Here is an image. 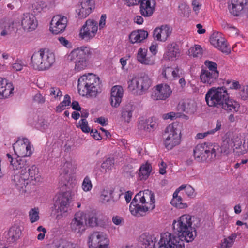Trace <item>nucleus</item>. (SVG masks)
Instances as JSON below:
<instances>
[{
    "label": "nucleus",
    "instance_id": "nucleus-1",
    "mask_svg": "<svg viewBox=\"0 0 248 248\" xmlns=\"http://www.w3.org/2000/svg\"><path fill=\"white\" fill-rule=\"evenodd\" d=\"M192 217L184 214L177 220H174L172 228L174 234L169 232L161 234L159 248H185L184 241H193L197 235L195 228L193 227Z\"/></svg>",
    "mask_w": 248,
    "mask_h": 248
},
{
    "label": "nucleus",
    "instance_id": "nucleus-2",
    "mask_svg": "<svg viewBox=\"0 0 248 248\" xmlns=\"http://www.w3.org/2000/svg\"><path fill=\"white\" fill-rule=\"evenodd\" d=\"M205 99L208 106L221 108L227 112H236L240 107L236 101L229 99L224 87L211 88L207 92Z\"/></svg>",
    "mask_w": 248,
    "mask_h": 248
},
{
    "label": "nucleus",
    "instance_id": "nucleus-3",
    "mask_svg": "<svg viewBox=\"0 0 248 248\" xmlns=\"http://www.w3.org/2000/svg\"><path fill=\"white\" fill-rule=\"evenodd\" d=\"M155 196L151 191H140L132 201L130 205V212L138 217L142 216L146 212L155 208Z\"/></svg>",
    "mask_w": 248,
    "mask_h": 248
},
{
    "label": "nucleus",
    "instance_id": "nucleus-4",
    "mask_svg": "<svg viewBox=\"0 0 248 248\" xmlns=\"http://www.w3.org/2000/svg\"><path fill=\"white\" fill-rule=\"evenodd\" d=\"M78 88L81 95L95 97L101 92L100 78L91 73L83 75L78 80Z\"/></svg>",
    "mask_w": 248,
    "mask_h": 248
},
{
    "label": "nucleus",
    "instance_id": "nucleus-5",
    "mask_svg": "<svg viewBox=\"0 0 248 248\" xmlns=\"http://www.w3.org/2000/svg\"><path fill=\"white\" fill-rule=\"evenodd\" d=\"M219 150V146L216 144L205 142L199 144L193 150V156L198 162L210 163L215 159Z\"/></svg>",
    "mask_w": 248,
    "mask_h": 248
},
{
    "label": "nucleus",
    "instance_id": "nucleus-6",
    "mask_svg": "<svg viewBox=\"0 0 248 248\" xmlns=\"http://www.w3.org/2000/svg\"><path fill=\"white\" fill-rule=\"evenodd\" d=\"M55 62L54 54L48 51L42 50L34 53L31 58V66L38 71L49 69Z\"/></svg>",
    "mask_w": 248,
    "mask_h": 248
},
{
    "label": "nucleus",
    "instance_id": "nucleus-7",
    "mask_svg": "<svg viewBox=\"0 0 248 248\" xmlns=\"http://www.w3.org/2000/svg\"><path fill=\"white\" fill-rule=\"evenodd\" d=\"M164 144L168 150H171L181 142L180 126L177 124H169L163 135Z\"/></svg>",
    "mask_w": 248,
    "mask_h": 248
},
{
    "label": "nucleus",
    "instance_id": "nucleus-8",
    "mask_svg": "<svg viewBox=\"0 0 248 248\" xmlns=\"http://www.w3.org/2000/svg\"><path fill=\"white\" fill-rule=\"evenodd\" d=\"M128 88L130 91L136 90L140 95L144 94L151 85V80L147 75L135 76L128 81Z\"/></svg>",
    "mask_w": 248,
    "mask_h": 248
},
{
    "label": "nucleus",
    "instance_id": "nucleus-9",
    "mask_svg": "<svg viewBox=\"0 0 248 248\" xmlns=\"http://www.w3.org/2000/svg\"><path fill=\"white\" fill-rule=\"evenodd\" d=\"M86 47L77 48L72 51L68 55L67 58L70 61H75V70L77 72L83 70L87 67L86 54L85 49Z\"/></svg>",
    "mask_w": 248,
    "mask_h": 248
},
{
    "label": "nucleus",
    "instance_id": "nucleus-10",
    "mask_svg": "<svg viewBox=\"0 0 248 248\" xmlns=\"http://www.w3.org/2000/svg\"><path fill=\"white\" fill-rule=\"evenodd\" d=\"M29 181L28 175L25 173L21 174V173H14V175L12 177V184L22 194L31 192V187L33 186L31 182L29 183Z\"/></svg>",
    "mask_w": 248,
    "mask_h": 248
},
{
    "label": "nucleus",
    "instance_id": "nucleus-11",
    "mask_svg": "<svg viewBox=\"0 0 248 248\" xmlns=\"http://www.w3.org/2000/svg\"><path fill=\"white\" fill-rule=\"evenodd\" d=\"M87 218L83 212H77L70 223V229L73 232L81 234L85 230Z\"/></svg>",
    "mask_w": 248,
    "mask_h": 248
},
{
    "label": "nucleus",
    "instance_id": "nucleus-12",
    "mask_svg": "<svg viewBox=\"0 0 248 248\" xmlns=\"http://www.w3.org/2000/svg\"><path fill=\"white\" fill-rule=\"evenodd\" d=\"M13 147L18 158L30 156L32 154L31 144L27 138L18 140L13 144Z\"/></svg>",
    "mask_w": 248,
    "mask_h": 248
},
{
    "label": "nucleus",
    "instance_id": "nucleus-13",
    "mask_svg": "<svg viewBox=\"0 0 248 248\" xmlns=\"http://www.w3.org/2000/svg\"><path fill=\"white\" fill-rule=\"evenodd\" d=\"M97 30V22L93 19H88L80 29L79 36L82 39L88 41L95 36Z\"/></svg>",
    "mask_w": 248,
    "mask_h": 248
},
{
    "label": "nucleus",
    "instance_id": "nucleus-14",
    "mask_svg": "<svg viewBox=\"0 0 248 248\" xmlns=\"http://www.w3.org/2000/svg\"><path fill=\"white\" fill-rule=\"evenodd\" d=\"M67 17L64 16L58 15L53 16L50 26V30L54 34L62 33L67 26Z\"/></svg>",
    "mask_w": 248,
    "mask_h": 248
},
{
    "label": "nucleus",
    "instance_id": "nucleus-15",
    "mask_svg": "<svg viewBox=\"0 0 248 248\" xmlns=\"http://www.w3.org/2000/svg\"><path fill=\"white\" fill-rule=\"evenodd\" d=\"M172 93L170 87L167 84H160L154 87L151 97L154 100H165Z\"/></svg>",
    "mask_w": 248,
    "mask_h": 248
},
{
    "label": "nucleus",
    "instance_id": "nucleus-16",
    "mask_svg": "<svg viewBox=\"0 0 248 248\" xmlns=\"http://www.w3.org/2000/svg\"><path fill=\"white\" fill-rule=\"evenodd\" d=\"M72 199V194L69 191L60 193L58 195L55 202V206L58 207V211L62 213L68 211Z\"/></svg>",
    "mask_w": 248,
    "mask_h": 248
},
{
    "label": "nucleus",
    "instance_id": "nucleus-17",
    "mask_svg": "<svg viewBox=\"0 0 248 248\" xmlns=\"http://www.w3.org/2000/svg\"><path fill=\"white\" fill-rule=\"evenodd\" d=\"M210 40L211 44L222 52L226 54L231 52V49L228 46L226 40L221 33H213L210 37Z\"/></svg>",
    "mask_w": 248,
    "mask_h": 248
},
{
    "label": "nucleus",
    "instance_id": "nucleus-18",
    "mask_svg": "<svg viewBox=\"0 0 248 248\" xmlns=\"http://www.w3.org/2000/svg\"><path fill=\"white\" fill-rule=\"evenodd\" d=\"M156 241V237L155 234L149 232H145L139 237L138 245L141 248H159L160 240L155 245Z\"/></svg>",
    "mask_w": 248,
    "mask_h": 248
},
{
    "label": "nucleus",
    "instance_id": "nucleus-19",
    "mask_svg": "<svg viewBox=\"0 0 248 248\" xmlns=\"http://www.w3.org/2000/svg\"><path fill=\"white\" fill-rule=\"evenodd\" d=\"M233 146V152L238 155H243L248 151V137L242 139L238 134L233 135L232 137Z\"/></svg>",
    "mask_w": 248,
    "mask_h": 248
},
{
    "label": "nucleus",
    "instance_id": "nucleus-20",
    "mask_svg": "<svg viewBox=\"0 0 248 248\" xmlns=\"http://www.w3.org/2000/svg\"><path fill=\"white\" fill-rule=\"evenodd\" d=\"M37 21L32 14L26 13L21 18V26L25 31L30 32L34 30L37 27Z\"/></svg>",
    "mask_w": 248,
    "mask_h": 248
},
{
    "label": "nucleus",
    "instance_id": "nucleus-21",
    "mask_svg": "<svg viewBox=\"0 0 248 248\" xmlns=\"http://www.w3.org/2000/svg\"><path fill=\"white\" fill-rule=\"evenodd\" d=\"M89 246H103L109 245V240L106 234L102 232H94L89 237Z\"/></svg>",
    "mask_w": 248,
    "mask_h": 248
},
{
    "label": "nucleus",
    "instance_id": "nucleus-22",
    "mask_svg": "<svg viewBox=\"0 0 248 248\" xmlns=\"http://www.w3.org/2000/svg\"><path fill=\"white\" fill-rule=\"evenodd\" d=\"M124 90L121 86H114L111 89V105L113 107L117 108L122 102Z\"/></svg>",
    "mask_w": 248,
    "mask_h": 248
},
{
    "label": "nucleus",
    "instance_id": "nucleus-23",
    "mask_svg": "<svg viewBox=\"0 0 248 248\" xmlns=\"http://www.w3.org/2000/svg\"><path fill=\"white\" fill-rule=\"evenodd\" d=\"M140 3V12L144 17H149L152 15L155 10V0H141Z\"/></svg>",
    "mask_w": 248,
    "mask_h": 248
},
{
    "label": "nucleus",
    "instance_id": "nucleus-24",
    "mask_svg": "<svg viewBox=\"0 0 248 248\" xmlns=\"http://www.w3.org/2000/svg\"><path fill=\"white\" fill-rule=\"evenodd\" d=\"M157 127V124L155 118L153 117L148 119H141L139 121L138 129L145 132H151Z\"/></svg>",
    "mask_w": 248,
    "mask_h": 248
},
{
    "label": "nucleus",
    "instance_id": "nucleus-25",
    "mask_svg": "<svg viewBox=\"0 0 248 248\" xmlns=\"http://www.w3.org/2000/svg\"><path fill=\"white\" fill-rule=\"evenodd\" d=\"M171 33V29L167 25H162L160 28H155L153 32L155 39L160 41H165Z\"/></svg>",
    "mask_w": 248,
    "mask_h": 248
},
{
    "label": "nucleus",
    "instance_id": "nucleus-26",
    "mask_svg": "<svg viewBox=\"0 0 248 248\" xmlns=\"http://www.w3.org/2000/svg\"><path fill=\"white\" fill-rule=\"evenodd\" d=\"M248 4L247 0H231L230 11L234 16H238Z\"/></svg>",
    "mask_w": 248,
    "mask_h": 248
},
{
    "label": "nucleus",
    "instance_id": "nucleus-27",
    "mask_svg": "<svg viewBox=\"0 0 248 248\" xmlns=\"http://www.w3.org/2000/svg\"><path fill=\"white\" fill-rule=\"evenodd\" d=\"M22 229L21 227L17 225L12 226L9 230L7 240L10 243H14L19 240L22 236Z\"/></svg>",
    "mask_w": 248,
    "mask_h": 248
},
{
    "label": "nucleus",
    "instance_id": "nucleus-28",
    "mask_svg": "<svg viewBox=\"0 0 248 248\" xmlns=\"http://www.w3.org/2000/svg\"><path fill=\"white\" fill-rule=\"evenodd\" d=\"M180 50L176 43L173 42L168 45L167 51L164 58L170 61H173L179 56Z\"/></svg>",
    "mask_w": 248,
    "mask_h": 248
},
{
    "label": "nucleus",
    "instance_id": "nucleus-29",
    "mask_svg": "<svg viewBox=\"0 0 248 248\" xmlns=\"http://www.w3.org/2000/svg\"><path fill=\"white\" fill-rule=\"evenodd\" d=\"M219 74L217 72L210 73L208 71L202 70L200 75L201 81L207 85L214 84L217 80Z\"/></svg>",
    "mask_w": 248,
    "mask_h": 248
},
{
    "label": "nucleus",
    "instance_id": "nucleus-30",
    "mask_svg": "<svg viewBox=\"0 0 248 248\" xmlns=\"http://www.w3.org/2000/svg\"><path fill=\"white\" fill-rule=\"evenodd\" d=\"M22 157L17 158L14 163L12 164L13 169L15 170L14 173H21V174H27V169L29 165L27 163L26 159Z\"/></svg>",
    "mask_w": 248,
    "mask_h": 248
},
{
    "label": "nucleus",
    "instance_id": "nucleus-31",
    "mask_svg": "<svg viewBox=\"0 0 248 248\" xmlns=\"http://www.w3.org/2000/svg\"><path fill=\"white\" fill-rule=\"evenodd\" d=\"M147 49L140 48L137 56V60L143 64L153 65L155 63L154 58L152 56L147 57Z\"/></svg>",
    "mask_w": 248,
    "mask_h": 248
},
{
    "label": "nucleus",
    "instance_id": "nucleus-32",
    "mask_svg": "<svg viewBox=\"0 0 248 248\" xmlns=\"http://www.w3.org/2000/svg\"><path fill=\"white\" fill-rule=\"evenodd\" d=\"M148 35L147 31L143 30H138L133 31L129 36L130 42L132 43H140L146 39Z\"/></svg>",
    "mask_w": 248,
    "mask_h": 248
},
{
    "label": "nucleus",
    "instance_id": "nucleus-33",
    "mask_svg": "<svg viewBox=\"0 0 248 248\" xmlns=\"http://www.w3.org/2000/svg\"><path fill=\"white\" fill-rule=\"evenodd\" d=\"M14 88L10 83H8L7 81L2 78H0V97H7L12 93Z\"/></svg>",
    "mask_w": 248,
    "mask_h": 248
},
{
    "label": "nucleus",
    "instance_id": "nucleus-34",
    "mask_svg": "<svg viewBox=\"0 0 248 248\" xmlns=\"http://www.w3.org/2000/svg\"><path fill=\"white\" fill-rule=\"evenodd\" d=\"M27 174L28 178L30 180V183H32V186L34 185V182H39L40 181L41 178L39 174L38 169L35 166L32 165L27 169Z\"/></svg>",
    "mask_w": 248,
    "mask_h": 248
},
{
    "label": "nucleus",
    "instance_id": "nucleus-35",
    "mask_svg": "<svg viewBox=\"0 0 248 248\" xmlns=\"http://www.w3.org/2000/svg\"><path fill=\"white\" fill-rule=\"evenodd\" d=\"M134 110V108L131 104H126L123 108L121 117L125 122L129 123L130 121Z\"/></svg>",
    "mask_w": 248,
    "mask_h": 248
},
{
    "label": "nucleus",
    "instance_id": "nucleus-36",
    "mask_svg": "<svg viewBox=\"0 0 248 248\" xmlns=\"http://www.w3.org/2000/svg\"><path fill=\"white\" fill-rule=\"evenodd\" d=\"M151 171V165L149 163L142 165L140 169L139 176L140 180H146Z\"/></svg>",
    "mask_w": 248,
    "mask_h": 248
},
{
    "label": "nucleus",
    "instance_id": "nucleus-37",
    "mask_svg": "<svg viewBox=\"0 0 248 248\" xmlns=\"http://www.w3.org/2000/svg\"><path fill=\"white\" fill-rule=\"evenodd\" d=\"M76 12L78 13L79 18H84L91 13L92 10L89 7L80 3L78 5Z\"/></svg>",
    "mask_w": 248,
    "mask_h": 248
},
{
    "label": "nucleus",
    "instance_id": "nucleus-38",
    "mask_svg": "<svg viewBox=\"0 0 248 248\" xmlns=\"http://www.w3.org/2000/svg\"><path fill=\"white\" fill-rule=\"evenodd\" d=\"M114 159L113 158H108L101 164V167L102 171L107 173L111 170L114 166Z\"/></svg>",
    "mask_w": 248,
    "mask_h": 248
},
{
    "label": "nucleus",
    "instance_id": "nucleus-39",
    "mask_svg": "<svg viewBox=\"0 0 248 248\" xmlns=\"http://www.w3.org/2000/svg\"><path fill=\"white\" fill-rule=\"evenodd\" d=\"M233 143L232 138H225L222 142L221 151L222 152L228 154L231 151H233Z\"/></svg>",
    "mask_w": 248,
    "mask_h": 248
},
{
    "label": "nucleus",
    "instance_id": "nucleus-40",
    "mask_svg": "<svg viewBox=\"0 0 248 248\" xmlns=\"http://www.w3.org/2000/svg\"><path fill=\"white\" fill-rule=\"evenodd\" d=\"M113 191L111 189H103L101 193L100 201L102 203L108 202L112 198Z\"/></svg>",
    "mask_w": 248,
    "mask_h": 248
},
{
    "label": "nucleus",
    "instance_id": "nucleus-41",
    "mask_svg": "<svg viewBox=\"0 0 248 248\" xmlns=\"http://www.w3.org/2000/svg\"><path fill=\"white\" fill-rule=\"evenodd\" d=\"M202 54V49L199 45H195L191 47L188 50V55L193 57H201Z\"/></svg>",
    "mask_w": 248,
    "mask_h": 248
},
{
    "label": "nucleus",
    "instance_id": "nucleus-42",
    "mask_svg": "<svg viewBox=\"0 0 248 248\" xmlns=\"http://www.w3.org/2000/svg\"><path fill=\"white\" fill-rule=\"evenodd\" d=\"M39 210L38 208L31 209L29 212L30 221L33 223L39 219Z\"/></svg>",
    "mask_w": 248,
    "mask_h": 248
},
{
    "label": "nucleus",
    "instance_id": "nucleus-43",
    "mask_svg": "<svg viewBox=\"0 0 248 248\" xmlns=\"http://www.w3.org/2000/svg\"><path fill=\"white\" fill-rule=\"evenodd\" d=\"M71 103L70 97L69 95L66 94L64 96V99L56 107V111L58 112L63 110L65 107L69 106Z\"/></svg>",
    "mask_w": 248,
    "mask_h": 248
},
{
    "label": "nucleus",
    "instance_id": "nucleus-44",
    "mask_svg": "<svg viewBox=\"0 0 248 248\" xmlns=\"http://www.w3.org/2000/svg\"><path fill=\"white\" fill-rule=\"evenodd\" d=\"M204 64L206 66L207 69H203V71H208V72L212 73L216 72L217 74H219V72L217 70V65L216 63L210 61H206Z\"/></svg>",
    "mask_w": 248,
    "mask_h": 248
},
{
    "label": "nucleus",
    "instance_id": "nucleus-45",
    "mask_svg": "<svg viewBox=\"0 0 248 248\" xmlns=\"http://www.w3.org/2000/svg\"><path fill=\"white\" fill-rule=\"evenodd\" d=\"M81 186L83 190L85 192H89L92 189L93 185L88 176H86L84 178Z\"/></svg>",
    "mask_w": 248,
    "mask_h": 248
},
{
    "label": "nucleus",
    "instance_id": "nucleus-46",
    "mask_svg": "<svg viewBox=\"0 0 248 248\" xmlns=\"http://www.w3.org/2000/svg\"><path fill=\"white\" fill-rule=\"evenodd\" d=\"M76 168V165L72 161H66L61 168V171L65 174H68L70 171L73 170Z\"/></svg>",
    "mask_w": 248,
    "mask_h": 248
},
{
    "label": "nucleus",
    "instance_id": "nucleus-47",
    "mask_svg": "<svg viewBox=\"0 0 248 248\" xmlns=\"http://www.w3.org/2000/svg\"><path fill=\"white\" fill-rule=\"evenodd\" d=\"M77 127L80 128L84 133H89L90 128L88 126V123L85 118H82L78 122Z\"/></svg>",
    "mask_w": 248,
    "mask_h": 248
},
{
    "label": "nucleus",
    "instance_id": "nucleus-48",
    "mask_svg": "<svg viewBox=\"0 0 248 248\" xmlns=\"http://www.w3.org/2000/svg\"><path fill=\"white\" fill-rule=\"evenodd\" d=\"M171 204L180 209L185 208L187 207L186 203H182V199L181 197L173 198L171 201Z\"/></svg>",
    "mask_w": 248,
    "mask_h": 248
},
{
    "label": "nucleus",
    "instance_id": "nucleus-49",
    "mask_svg": "<svg viewBox=\"0 0 248 248\" xmlns=\"http://www.w3.org/2000/svg\"><path fill=\"white\" fill-rule=\"evenodd\" d=\"M50 95L53 96L55 99L59 100L62 96V92L58 87H51L50 89Z\"/></svg>",
    "mask_w": 248,
    "mask_h": 248
},
{
    "label": "nucleus",
    "instance_id": "nucleus-50",
    "mask_svg": "<svg viewBox=\"0 0 248 248\" xmlns=\"http://www.w3.org/2000/svg\"><path fill=\"white\" fill-rule=\"evenodd\" d=\"M13 28L12 23L9 22L5 23L4 28L0 33V35L2 36H4L10 34L12 31Z\"/></svg>",
    "mask_w": 248,
    "mask_h": 248
},
{
    "label": "nucleus",
    "instance_id": "nucleus-51",
    "mask_svg": "<svg viewBox=\"0 0 248 248\" xmlns=\"http://www.w3.org/2000/svg\"><path fill=\"white\" fill-rule=\"evenodd\" d=\"M239 94L242 99L244 100L248 99V86L246 85L241 87Z\"/></svg>",
    "mask_w": 248,
    "mask_h": 248
},
{
    "label": "nucleus",
    "instance_id": "nucleus-52",
    "mask_svg": "<svg viewBox=\"0 0 248 248\" xmlns=\"http://www.w3.org/2000/svg\"><path fill=\"white\" fill-rule=\"evenodd\" d=\"M24 65L22 61L17 60L12 64V69L16 71H21Z\"/></svg>",
    "mask_w": 248,
    "mask_h": 248
},
{
    "label": "nucleus",
    "instance_id": "nucleus-53",
    "mask_svg": "<svg viewBox=\"0 0 248 248\" xmlns=\"http://www.w3.org/2000/svg\"><path fill=\"white\" fill-rule=\"evenodd\" d=\"M87 225L88 224L90 227H95L99 225L98 219L95 216L90 217L88 218Z\"/></svg>",
    "mask_w": 248,
    "mask_h": 248
},
{
    "label": "nucleus",
    "instance_id": "nucleus-54",
    "mask_svg": "<svg viewBox=\"0 0 248 248\" xmlns=\"http://www.w3.org/2000/svg\"><path fill=\"white\" fill-rule=\"evenodd\" d=\"M190 11L189 7L186 3H181L178 7V12L185 15Z\"/></svg>",
    "mask_w": 248,
    "mask_h": 248
},
{
    "label": "nucleus",
    "instance_id": "nucleus-55",
    "mask_svg": "<svg viewBox=\"0 0 248 248\" xmlns=\"http://www.w3.org/2000/svg\"><path fill=\"white\" fill-rule=\"evenodd\" d=\"M172 72V68L170 67H164L163 69L162 74L166 79L169 78L171 76Z\"/></svg>",
    "mask_w": 248,
    "mask_h": 248
},
{
    "label": "nucleus",
    "instance_id": "nucleus-56",
    "mask_svg": "<svg viewBox=\"0 0 248 248\" xmlns=\"http://www.w3.org/2000/svg\"><path fill=\"white\" fill-rule=\"evenodd\" d=\"M233 242L231 240V238L228 237L224 239V241L222 243L220 248H229L232 246Z\"/></svg>",
    "mask_w": 248,
    "mask_h": 248
},
{
    "label": "nucleus",
    "instance_id": "nucleus-57",
    "mask_svg": "<svg viewBox=\"0 0 248 248\" xmlns=\"http://www.w3.org/2000/svg\"><path fill=\"white\" fill-rule=\"evenodd\" d=\"M61 247V248H79L76 244L69 241L63 242Z\"/></svg>",
    "mask_w": 248,
    "mask_h": 248
},
{
    "label": "nucleus",
    "instance_id": "nucleus-58",
    "mask_svg": "<svg viewBox=\"0 0 248 248\" xmlns=\"http://www.w3.org/2000/svg\"><path fill=\"white\" fill-rule=\"evenodd\" d=\"M179 116V113L171 112L163 115L162 117L164 120L170 119L173 120L175 118H177Z\"/></svg>",
    "mask_w": 248,
    "mask_h": 248
},
{
    "label": "nucleus",
    "instance_id": "nucleus-59",
    "mask_svg": "<svg viewBox=\"0 0 248 248\" xmlns=\"http://www.w3.org/2000/svg\"><path fill=\"white\" fill-rule=\"evenodd\" d=\"M60 43L63 46L69 47L71 46V45L68 40H66L65 38L63 37H59L58 39Z\"/></svg>",
    "mask_w": 248,
    "mask_h": 248
},
{
    "label": "nucleus",
    "instance_id": "nucleus-60",
    "mask_svg": "<svg viewBox=\"0 0 248 248\" xmlns=\"http://www.w3.org/2000/svg\"><path fill=\"white\" fill-rule=\"evenodd\" d=\"M192 5L193 6V10L197 13L201 6V4H200L197 0H193Z\"/></svg>",
    "mask_w": 248,
    "mask_h": 248
},
{
    "label": "nucleus",
    "instance_id": "nucleus-61",
    "mask_svg": "<svg viewBox=\"0 0 248 248\" xmlns=\"http://www.w3.org/2000/svg\"><path fill=\"white\" fill-rule=\"evenodd\" d=\"M34 100L39 103H43L45 101L44 97L40 93H37L34 96Z\"/></svg>",
    "mask_w": 248,
    "mask_h": 248
},
{
    "label": "nucleus",
    "instance_id": "nucleus-62",
    "mask_svg": "<svg viewBox=\"0 0 248 248\" xmlns=\"http://www.w3.org/2000/svg\"><path fill=\"white\" fill-rule=\"evenodd\" d=\"M222 27L223 28V29L227 30H230V29L233 30H234L235 33H237V29L235 27H234V26H232V25H231L226 22H224L222 24Z\"/></svg>",
    "mask_w": 248,
    "mask_h": 248
},
{
    "label": "nucleus",
    "instance_id": "nucleus-63",
    "mask_svg": "<svg viewBox=\"0 0 248 248\" xmlns=\"http://www.w3.org/2000/svg\"><path fill=\"white\" fill-rule=\"evenodd\" d=\"M214 134V131L209 130L207 132L202 133H198L197 135V137L198 139H203L204 137H206L208 135H212Z\"/></svg>",
    "mask_w": 248,
    "mask_h": 248
},
{
    "label": "nucleus",
    "instance_id": "nucleus-64",
    "mask_svg": "<svg viewBox=\"0 0 248 248\" xmlns=\"http://www.w3.org/2000/svg\"><path fill=\"white\" fill-rule=\"evenodd\" d=\"M188 196H193L194 195V189L190 186H188L185 190Z\"/></svg>",
    "mask_w": 248,
    "mask_h": 248
}]
</instances>
